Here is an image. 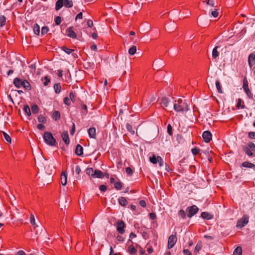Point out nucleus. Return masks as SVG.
<instances>
[{"label":"nucleus","instance_id":"f257e3e1","mask_svg":"<svg viewBox=\"0 0 255 255\" xmlns=\"http://www.w3.org/2000/svg\"><path fill=\"white\" fill-rule=\"evenodd\" d=\"M174 109L177 112H184L189 111V107L186 100L179 99L174 102Z\"/></svg>","mask_w":255,"mask_h":255},{"label":"nucleus","instance_id":"f03ea898","mask_svg":"<svg viewBox=\"0 0 255 255\" xmlns=\"http://www.w3.org/2000/svg\"><path fill=\"white\" fill-rule=\"evenodd\" d=\"M13 83L17 88L23 87L26 90H30V85L26 80H21L18 78H15L13 80Z\"/></svg>","mask_w":255,"mask_h":255},{"label":"nucleus","instance_id":"7ed1b4c3","mask_svg":"<svg viewBox=\"0 0 255 255\" xmlns=\"http://www.w3.org/2000/svg\"><path fill=\"white\" fill-rule=\"evenodd\" d=\"M43 138L45 142L50 146H54L56 143V140L50 132H45L43 135Z\"/></svg>","mask_w":255,"mask_h":255},{"label":"nucleus","instance_id":"20e7f679","mask_svg":"<svg viewBox=\"0 0 255 255\" xmlns=\"http://www.w3.org/2000/svg\"><path fill=\"white\" fill-rule=\"evenodd\" d=\"M203 3L205 4L206 10L210 11L213 8L217 6V4L214 0H204Z\"/></svg>","mask_w":255,"mask_h":255},{"label":"nucleus","instance_id":"39448f33","mask_svg":"<svg viewBox=\"0 0 255 255\" xmlns=\"http://www.w3.org/2000/svg\"><path fill=\"white\" fill-rule=\"evenodd\" d=\"M198 210L199 209L196 205L188 207L186 209L187 216L189 218H191L198 212Z\"/></svg>","mask_w":255,"mask_h":255},{"label":"nucleus","instance_id":"423d86ee","mask_svg":"<svg viewBox=\"0 0 255 255\" xmlns=\"http://www.w3.org/2000/svg\"><path fill=\"white\" fill-rule=\"evenodd\" d=\"M249 222V217L248 216H244L240 220L238 221L237 224V227L242 228L245 226Z\"/></svg>","mask_w":255,"mask_h":255},{"label":"nucleus","instance_id":"0eeeda50","mask_svg":"<svg viewBox=\"0 0 255 255\" xmlns=\"http://www.w3.org/2000/svg\"><path fill=\"white\" fill-rule=\"evenodd\" d=\"M177 242V238L175 235H171L169 237L168 240V249H171L176 244Z\"/></svg>","mask_w":255,"mask_h":255},{"label":"nucleus","instance_id":"6e6552de","mask_svg":"<svg viewBox=\"0 0 255 255\" xmlns=\"http://www.w3.org/2000/svg\"><path fill=\"white\" fill-rule=\"evenodd\" d=\"M125 228V224L122 220H118L117 222V231L123 234L125 233L124 228Z\"/></svg>","mask_w":255,"mask_h":255},{"label":"nucleus","instance_id":"1a4fd4ad","mask_svg":"<svg viewBox=\"0 0 255 255\" xmlns=\"http://www.w3.org/2000/svg\"><path fill=\"white\" fill-rule=\"evenodd\" d=\"M212 134L209 131H205L202 134V137L204 141L208 143L212 139Z\"/></svg>","mask_w":255,"mask_h":255},{"label":"nucleus","instance_id":"9d476101","mask_svg":"<svg viewBox=\"0 0 255 255\" xmlns=\"http://www.w3.org/2000/svg\"><path fill=\"white\" fill-rule=\"evenodd\" d=\"M249 65L250 67H252L255 64V54L251 53L248 57Z\"/></svg>","mask_w":255,"mask_h":255},{"label":"nucleus","instance_id":"9b49d317","mask_svg":"<svg viewBox=\"0 0 255 255\" xmlns=\"http://www.w3.org/2000/svg\"><path fill=\"white\" fill-rule=\"evenodd\" d=\"M243 88L245 92H246V94L248 96V97L250 99H252L253 97V95L249 88L248 85L243 84Z\"/></svg>","mask_w":255,"mask_h":255},{"label":"nucleus","instance_id":"f8f14e48","mask_svg":"<svg viewBox=\"0 0 255 255\" xmlns=\"http://www.w3.org/2000/svg\"><path fill=\"white\" fill-rule=\"evenodd\" d=\"M75 154L78 156H82L83 154V148L80 144L77 145L76 147Z\"/></svg>","mask_w":255,"mask_h":255},{"label":"nucleus","instance_id":"ddd939ff","mask_svg":"<svg viewBox=\"0 0 255 255\" xmlns=\"http://www.w3.org/2000/svg\"><path fill=\"white\" fill-rule=\"evenodd\" d=\"M61 183L63 186H65L67 184V176L65 172H63L61 175Z\"/></svg>","mask_w":255,"mask_h":255},{"label":"nucleus","instance_id":"4468645a","mask_svg":"<svg viewBox=\"0 0 255 255\" xmlns=\"http://www.w3.org/2000/svg\"><path fill=\"white\" fill-rule=\"evenodd\" d=\"M67 35L72 38H76V33L72 30V27H69L67 30Z\"/></svg>","mask_w":255,"mask_h":255},{"label":"nucleus","instance_id":"2eb2a0df","mask_svg":"<svg viewBox=\"0 0 255 255\" xmlns=\"http://www.w3.org/2000/svg\"><path fill=\"white\" fill-rule=\"evenodd\" d=\"M61 136H62V139H63L64 142H65V143L67 145L69 144V136H68L67 132V131L63 132Z\"/></svg>","mask_w":255,"mask_h":255},{"label":"nucleus","instance_id":"dca6fc26","mask_svg":"<svg viewBox=\"0 0 255 255\" xmlns=\"http://www.w3.org/2000/svg\"><path fill=\"white\" fill-rule=\"evenodd\" d=\"M104 177L103 172L99 170H95L93 174V178H102Z\"/></svg>","mask_w":255,"mask_h":255},{"label":"nucleus","instance_id":"f3484780","mask_svg":"<svg viewBox=\"0 0 255 255\" xmlns=\"http://www.w3.org/2000/svg\"><path fill=\"white\" fill-rule=\"evenodd\" d=\"M88 134L91 138H95L96 136L95 128H90L88 130Z\"/></svg>","mask_w":255,"mask_h":255},{"label":"nucleus","instance_id":"a211bd4d","mask_svg":"<svg viewBox=\"0 0 255 255\" xmlns=\"http://www.w3.org/2000/svg\"><path fill=\"white\" fill-rule=\"evenodd\" d=\"M63 0H58L55 3L56 10H59L64 5Z\"/></svg>","mask_w":255,"mask_h":255},{"label":"nucleus","instance_id":"6ab92c4d","mask_svg":"<svg viewBox=\"0 0 255 255\" xmlns=\"http://www.w3.org/2000/svg\"><path fill=\"white\" fill-rule=\"evenodd\" d=\"M201 217L205 219L210 220L213 218V216L207 212H202Z\"/></svg>","mask_w":255,"mask_h":255},{"label":"nucleus","instance_id":"aec40b11","mask_svg":"<svg viewBox=\"0 0 255 255\" xmlns=\"http://www.w3.org/2000/svg\"><path fill=\"white\" fill-rule=\"evenodd\" d=\"M218 48V47L216 46L213 49L212 56L213 59H216L219 55V52L217 50Z\"/></svg>","mask_w":255,"mask_h":255},{"label":"nucleus","instance_id":"412c9836","mask_svg":"<svg viewBox=\"0 0 255 255\" xmlns=\"http://www.w3.org/2000/svg\"><path fill=\"white\" fill-rule=\"evenodd\" d=\"M119 204L123 206H125L128 204V201L125 197H121L119 198Z\"/></svg>","mask_w":255,"mask_h":255},{"label":"nucleus","instance_id":"4be33fe9","mask_svg":"<svg viewBox=\"0 0 255 255\" xmlns=\"http://www.w3.org/2000/svg\"><path fill=\"white\" fill-rule=\"evenodd\" d=\"M33 30L35 34L39 35L40 34V26L37 23H35L33 27Z\"/></svg>","mask_w":255,"mask_h":255},{"label":"nucleus","instance_id":"5701e85b","mask_svg":"<svg viewBox=\"0 0 255 255\" xmlns=\"http://www.w3.org/2000/svg\"><path fill=\"white\" fill-rule=\"evenodd\" d=\"M64 5L68 8L72 7L73 3L71 0H63Z\"/></svg>","mask_w":255,"mask_h":255},{"label":"nucleus","instance_id":"b1692460","mask_svg":"<svg viewBox=\"0 0 255 255\" xmlns=\"http://www.w3.org/2000/svg\"><path fill=\"white\" fill-rule=\"evenodd\" d=\"M170 101L166 97H163L161 99V104L163 105L165 107H167Z\"/></svg>","mask_w":255,"mask_h":255},{"label":"nucleus","instance_id":"393cba45","mask_svg":"<svg viewBox=\"0 0 255 255\" xmlns=\"http://www.w3.org/2000/svg\"><path fill=\"white\" fill-rule=\"evenodd\" d=\"M233 255H242V249L241 247H238L234 250Z\"/></svg>","mask_w":255,"mask_h":255},{"label":"nucleus","instance_id":"a878e982","mask_svg":"<svg viewBox=\"0 0 255 255\" xmlns=\"http://www.w3.org/2000/svg\"><path fill=\"white\" fill-rule=\"evenodd\" d=\"M128 251L131 255H135L136 253V250L133 246H129L128 247Z\"/></svg>","mask_w":255,"mask_h":255},{"label":"nucleus","instance_id":"bb28decb","mask_svg":"<svg viewBox=\"0 0 255 255\" xmlns=\"http://www.w3.org/2000/svg\"><path fill=\"white\" fill-rule=\"evenodd\" d=\"M60 118V114L58 111H55L53 112L52 115V118L55 120L57 121Z\"/></svg>","mask_w":255,"mask_h":255},{"label":"nucleus","instance_id":"cd10ccee","mask_svg":"<svg viewBox=\"0 0 255 255\" xmlns=\"http://www.w3.org/2000/svg\"><path fill=\"white\" fill-rule=\"evenodd\" d=\"M61 85L59 83L55 84L54 85V89L56 94H59L61 92Z\"/></svg>","mask_w":255,"mask_h":255},{"label":"nucleus","instance_id":"c85d7f7f","mask_svg":"<svg viewBox=\"0 0 255 255\" xmlns=\"http://www.w3.org/2000/svg\"><path fill=\"white\" fill-rule=\"evenodd\" d=\"M243 150L245 151V152L249 156H251L253 155V153L248 146H244Z\"/></svg>","mask_w":255,"mask_h":255},{"label":"nucleus","instance_id":"c756f323","mask_svg":"<svg viewBox=\"0 0 255 255\" xmlns=\"http://www.w3.org/2000/svg\"><path fill=\"white\" fill-rule=\"evenodd\" d=\"M156 68H159L163 66V62L162 60H158L154 62V65Z\"/></svg>","mask_w":255,"mask_h":255},{"label":"nucleus","instance_id":"7c9ffc66","mask_svg":"<svg viewBox=\"0 0 255 255\" xmlns=\"http://www.w3.org/2000/svg\"><path fill=\"white\" fill-rule=\"evenodd\" d=\"M242 166L244 167L252 168L255 166V165L249 162H244L242 163Z\"/></svg>","mask_w":255,"mask_h":255},{"label":"nucleus","instance_id":"2f4dec72","mask_svg":"<svg viewBox=\"0 0 255 255\" xmlns=\"http://www.w3.org/2000/svg\"><path fill=\"white\" fill-rule=\"evenodd\" d=\"M38 121L39 123L45 124L46 122V119L43 115H40L38 117Z\"/></svg>","mask_w":255,"mask_h":255},{"label":"nucleus","instance_id":"473e14b6","mask_svg":"<svg viewBox=\"0 0 255 255\" xmlns=\"http://www.w3.org/2000/svg\"><path fill=\"white\" fill-rule=\"evenodd\" d=\"M136 47L135 46H132V47H131L129 50H128V53L131 55H132L133 54H134L135 53H136Z\"/></svg>","mask_w":255,"mask_h":255},{"label":"nucleus","instance_id":"72a5a7b5","mask_svg":"<svg viewBox=\"0 0 255 255\" xmlns=\"http://www.w3.org/2000/svg\"><path fill=\"white\" fill-rule=\"evenodd\" d=\"M202 246V243L198 242L195 248L194 253H198L200 251Z\"/></svg>","mask_w":255,"mask_h":255},{"label":"nucleus","instance_id":"f704fd0d","mask_svg":"<svg viewBox=\"0 0 255 255\" xmlns=\"http://www.w3.org/2000/svg\"><path fill=\"white\" fill-rule=\"evenodd\" d=\"M6 18L3 15L0 16V27H2L5 25Z\"/></svg>","mask_w":255,"mask_h":255},{"label":"nucleus","instance_id":"c9c22d12","mask_svg":"<svg viewBox=\"0 0 255 255\" xmlns=\"http://www.w3.org/2000/svg\"><path fill=\"white\" fill-rule=\"evenodd\" d=\"M2 134L4 137V139L6 141H7L9 143L11 142V137L9 136V135L7 134L5 132L2 131Z\"/></svg>","mask_w":255,"mask_h":255},{"label":"nucleus","instance_id":"e433bc0d","mask_svg":"<svg viewBox=\"0 0 255 255\" xmlns=\"http://www.w3.org/2000/svg\"><path fill=\"white\" fill-rule=\"evenodd\" d=\"M23 110L27 116H30L31 115L30 109L28 106L25 105L23 108Z\"/></svg>","mask_w":255,"mask_h":255},{"label":"nucleus","instance_id":"4c0bfd02","mask_svg":"<svg viewBox=\"0 0 255 255\" xmlns=\"http://www.w3.org/2000/svg\"><path fill=\"white\" fill-rule=\"evenodd\" d=\"M216 86L217 88V89L219 93H222L223 92L221 89V86L220 83V82L219 80H217L216 81Z\"/></svg>","mask_w":255,"mask_h":255},{"label":"nucleus","instance_id":"58836bf2","mask_svg":"<svg viewBox=\"0 0 255 255\" xmlns=\"http://www.w3.org/2000/svg\"><path fill=\"white\" fill-rule=\"evenodd\" d=\"M150 161L153 164H156L157 163V157H156L155 155H153L152 156L149 157Z\"/></svg>","mask_w":255,"mask_h":255},{"label":"nucleus","instance_id":"ea45409f","mask_svg":"<svg viewBox=\"0 0 255 255\" xmlns=\"http://www.w3.org/2000/svg\"><path fill=\"white\" fill-rule=\"evenodd\" d=\"M31 111L33 114H37L39 111L38 106L36 105H33L32 106Z\"/></svg>","mask_w":255,"mask_h":255},{"label":"nucleus","instance_id":"a19ab883","mask_svg":"<svg viewBox=\"0 0 255 255\" xmlns=\"http://www.w3.org/2000/svg\"><path fill=\"white\" fill-rule=\"evenodd\" d=\"M94 171L93 170V169L92 168H88L86 169V173L88 175H91L92 177H93V174H94Z\"/></svg>","mask_w":255,"mask_h":255},{"label":"nucleus","instance_id":"79ce46f5","mask_svg":"<svg viewBox=\"0 0 255 255\" xmlns=\"http://www.w3.org/2000/svg\"><path fill=\"white\" fill-rule=\"evenodd\" d=\"M61 49L68 54L71 53L74 51L73 49H69L64 46L62 47Z\"/></svg>","mask_w":255,"mask_h":255},{"label":"nucleus","instance_id":"37998d69","mask_svg":"<svg viewBox=\"0 0 255 255\" xmlns=\"http://www.w3.org/2000/svg\"><path fill=\"white\" fill-rule=\"evenodd\" d=\"M126 128L132 134H134V131L132 129V126L128 123L126 124Z\"/></svg>","mask_w":255,"mask_h":255},{"label":"nucleus","instance_id":"c03bdc74","mask_svg":"<svg viewBox=\"0 0 255 255\" xmlns=\"http://www.w3.org/2000/svg\"><path fill=\"white\" fill-rule=\"evenodd\" d=\"M49 30V28L47 26H43L41 29V35H43L46 34Z\"/></svg>","mask_w":255,"mask_h":255},{"label":"nucleus","instance_id":"a18cd8bd","mask_svg":"<svg viewBox=\"0 0 255 255\" xmlns=\"http://www.w3.org/2000/svg\"><path fill=\"white\" fill-rule=\"evenodd\" d=\"M157 162L158 163L159 166L160 167L162 166L164 164V161L163 159L159 156H157Z\"/></svg>","mask_w":255,"mask_h":255},{"label":"nucleus","instance_id":"49530a36","mask_svg":"<svg viewBox=\"0 0 255 255\" xmlns=\"http://www.w3.org/2000/svg\"><path fill=\"white\" fill-rule=\"evenodd\" d=\"M115 187L117 190H120L122 187V183L121 182H117L115 184Z\"/></svg>","mask_w":255,"mask_h":255},{"label":"nucleus","instance_id":"de8ad7c7","mask_svg":"<svg viewBox=\"0 0 255 255\" xmlns=\"http://www.w3.org/2000/svg\"><path fill=\"white\" fill-rule=\"evenodd\" d=\"M178 215L183 219H185L186 218L185 213L183 210H180L179 211Z\"/></svg>","mask_w":255,"mask_h":255},{"label":"nucleus","instance_id":"09e8293b","mask_svg":"<svg viewBox=\"0 0 255 255\" xmlns=\"http://www.w3.org/2000/svg\"><path fill=\"white\" fill-rule=\"evenodd\" d=\"M248 147L251 149L252 151L255 152V144L253 142H249Z\"/></svg>","mask_w":255,"mask_h":255},{"label":"nucleus","instance_id":"8fccbe9b","mask_svg":"<svg viewBox=\"0 0 255 255\" xmlns=\"http://www.w3.org/2000/svg\"><path fill=\"white\" fill-rule=\"evenodd\" d=\"M191 151H192V153L194 155H196L199 153L200 150L197 147H195V148L192 149Z\"/></svg>","mask_w":255,"mask_h":255},{"label":"nucleus","instance_id":"3c124183","mask_svg":"<svg viewBox=\"0 0 255 255\" xmlns=\"http://www.w3.org/2000/svg\"><path fill=\"white\" fill-rule=\"evenodd\" d=\"M55 24L57 25H59L61 22V18L60 16H57L55 19Z\"/></svg>","mask_w":255,"mask_h":255},{"label":"nucleus","instance_id":"603ef678","mask_svg":"<svg viewBox=\"0 0 255 255\" xmlns=\"http://www.w3.org/2000/svg\"><path fill=\"white\" fill-rule=\"evenodd\" d=\"M211 13V15L214 17H217L219 15V12H218L217 9H215L214 10L212 11Z\"/></svg>","mask_w":255,"mask_h":255},{"label":"nucleus","instance_id":"864d4df0","mask_svg":"<svg viewBox=\"0 0 255 255\" xmlns=\"http://www.w3.org/2000/svg\"><path fill=\"white\" fill-rule=\"evenodd\" d=\"M39 228L38 229L40 230L39 234L41 235L42 232L45 233V229L43 227H39L38 225H36L34 227V228Z\"/></svg>","mask_w":255,"mask_h":255},{"label":"nucleus","instance_id":"5fc2aeb1","mask_svg":"<svg viewBox=\"0 0 255 255\" xmlns=\"http://www.w3.org/2000/svg\"><path fill=\"white\" fill-rule=\"evenodd\" d=\"M167 132L170 135H172V127L170 124L167 126Z\"/></svg>","mask_w":255,"mask_h":255},{"label":"nucleus","instance_id":"6e6d98bb","mask_svg":"<svg viewBox=\"0 0 255 255\" xmlns=\"http://www.w3.org/2000/svg\"><path fill=\"white\" fill-rule=\"evenodd\" d=\"M64 102L67 106H69L71 104L70 100L67 97H65L64 99Z\"/></svg>","mask_w":255,"mask_h":255},{"label":"nucleus","instance_id":"4d7b16f0","mask_svg":"<svg viewBox=\"0 0 255 255\" xmlns=\"http://www.w3.org/2000/svg\"><path fill=\"white\" fill-rule=\"evenodd\" d=\"M30 223L32 225H35V218L33 214H31V215H30Z\"/></svg>","mask_w":255,"mask_h":255},{"label":"nucleus","instance_id":"13d9d810","mask_svg":"<svg viewBox=\"0 0 255 255\" xmlns=\"http://www.w3.org/2000/svg\"><path fill=\"white\" fill-rule=\"evenodd\" d=\"M46 160L41 155L40 156V163H41V166H42V165H44V163L45 162H46ZM39 166H40V165L39 164Z\"/></svg>","mask_w":255,"mask_h":255},{"label":"nucleus","instance_id":"bf43d9fd","mask_svg":"<svg viewBox=\"0 0 255 255\" xmlns=\"http://www.w3.org/2000/svg\"><path fill=\"white\" fill-rule=\"evenodd\" d=\"M81 171V168L79 165H77L75 167V172L77 174L79 175Z\"/></svg>","mask_w":255,"mask_h":255},{"label":"nucleus","instance_id":"052dcab7","mask_svg":"<svg viewBox=\"0 0 255 255\" xmlns=\"http://www.w3.org/2000/svg\"><path fill=\"white\" fill-rule=\"evenodd\" d=\"M155 97L154 96L151 97L149 100H147V105H149L152 102L155 100Z\"/></svg>","mask_w":255,"mask_h":255},{"label":"nucleus","instance_id":"680f3d73","mask_svg":"<svg viewBox=\"0 0 255 255\" xmlns=\"http://www.w3.org/2000/svg\"><path fill=\"white\" fill-rule=\"evenodd\" d=\"M126 171L128 175H131L132 173V170L130 167H127L126 168Z\"/></svg>","mask_w":255,"mask_h":255},{"label":"nucleus","instance_id":"e2e57ef3","mask_svg":"<svg viewBox=\"0 0 255 255\" xmlns=\"http://www.w3.org/2000/svg\"><path fill=\"white\" fill-rule=\"evenodd\" d=\"M75 131V126L74 123H72V128L70 131V134L73 135Z\"/></svg>","mask_w":255,"mask_h":255},{"label":"nucleus","instance_id":"0e129e2a","mask_svg":"<svg viewBox=\"0 0 255 255\" xmlns=\"http://www.w3.org/2000/svg\"><path fill=\"white\" fill-rule=\"evenodd\" d=\"M83 18V14L82 12L79 13L75 17V20H76L77 19H82Z\"/></svg>","mask_w":255,"mask_h":255},{"label":"nucleus","instance_id":"69168bd1","mask_svg":"<svg viewBox=\"0 0 255 255\" xmlns=\"http://www.w3.org/2000/svg\"><path fill=\"white\" fill-rule=\"evenodd\" d=\"M100 190L101 191L105 192L107 190V187L104 185H102L100 186Z\"/></svg>","mask_w":255,"mask_h":255},{"label":"nucleus","instance_id":"338daca9","mask_svg":"<svg viewBox=\"0 0 255 255\" xmlns=\"http://www.w3.org/2000/svg\"><path fill=\"white\" fill-rule=\"evenodd\" d=\"M183 253L185 255H192L191 253L187 249H184L183 250Z\"/></svg>","mask_w":255,"mask_h":255},{"label":"nucleus","instance_id":"774afa93","mask_svg":"<svg viewBox=\"0 0 255 255\" xmlns=\"http://www.w3.org/2000/svg\"><path fill=\"white\" fill-rule=\"evenodd\" d=\"M249 136L251 138H255V132H249Z\"/></svg>","mask_w":255,"mask_h":255}]
</instances>
